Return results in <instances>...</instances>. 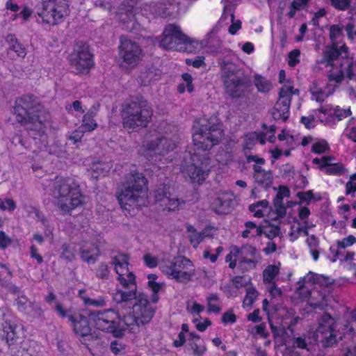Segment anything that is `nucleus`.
I'll return each instance as SVG.
<instances>
[{
  "instance_id": "13",
  "label": "nucleus",
  "mask_w": 356,
  "mask_h": 356,
  "mask_svg": "<svg viewBox=\"0 0 356 356\" xmlns=\"http://www.w3.org/2000/svg\"><path fill=\"white\" fill-rule=\"evenodd\" d=\"M137 4L136 0H125L115 11L117 19L129 31L138 29L139 24L143 22V17H147V7H151L146 6L138 12V8L136 7Z\"/></svg>"
},
{
  "instance_id": "35",
  "label": "nucleus",
  "mask_w": 356,
  "mask_h": 356,
  "mask_svg": "<svg viewBox=\"0 0 356 356\" xmlns=\"http://www.w3.org/2000/svg\"><path fill=\"white\" fill-rule=\"evenodd\" d=\"M325 120V117L323 113V108L315 110L308 116H303L301 118V122L308 129L314 128L318 122H323Z\"/></svg>"
},
{
  "instance_id": "5",
  "label": "nucleus",
  "mask_w": 356,
  "mask_h": 356,
  "mask_svg": "<svg viewBox=\"0 0 356 356\" xmlns=\"http://www.w3.org/2000/svg\"><path fill=\"white\" fill-rule=\"evenodd\" d=\"M342 35V27L340 25H332L330 29V36L332 44L327 46L323 51V63L327 66L343 67V60H346L347 67L346 73L349 79L352 80L355 75L353 72V63L348 60V47L342 42H337V40Z\"/></svg>"
},
{
  "instance_id": "61",
  "label": "nucleus",
  "mask_w": 356,
  "mask_h": 356,
  "mask_svg": "<svg viewBox=\"0 0 356 356\" xmlns=\"http://www.w3.org/2000/svg\"><path fill=\"white\" fill-rule=\"evenodd\" d=\"M76 248L72 244L65 245L63 247V257L67 260H72L75 255Z\"/></svg>"
},
{
  "instance_id": "11",
  "label": "nucleus",
  "mask_w": 356,
  "mask_h": 356,
  "mask_svg": "<svg viewBox=\"0 0 356 356\" xmlns=\"http://www.w3.org/2000/svg\"><path fill=\"white\" fill-rule=\"evenodd\" d=\"M176 147L177 143L175 141L155 132L146 136L139 151L142 155L152 161H156L157 156L165 157V161H172V152Z\"/></svg>"
},
{
  "instance_id": "43",
  "label": "nucleus",
  "mask_w": 356,
  "mask_h": 356,
  "mask_svg": "<svg viewBox=\"0 0 356 356\" xmlns=\"http://www.w3.org/2000/svg\"><path fill=\"white\" fill-rule=\"evenodd\" d=\"M323 113L325 116L334 115L339 120L348 117L351 113L350 107L341 108L339 106L332 108L331 106H326L323 108Z\"/></svg>"
},
{
  "instance_id": "44",
  "label": "nucleus",
  "mask_w": 356,
  "mask_h": 356,
  "mask_svg": "<svg viewBox=\"0 0 356 356\" xmlns=\"http://www.w3.org/2000/svg\"><path fill=\"white\" fill-rule=\"evenodd\" d=\"M259 293L254 286H248L245 289V295L243 300V307L250 309L257 299Z\"/></svg>"
},
{
  "instance_id": "39",
  "label": "nucleus",
  "mask_w": 356,
  "mask_h": 356,
  "mask_svg": "<svg viewBox=\"0 0 356 356\" xmlns=\"http://www.w3.org/2000/svg\"><path fill=\"white\" fill-rule=\"evenodd\" d=\"M257 142L261 145L265 144L266 141L263 134L257 132L248 133L243 138V146L244 149H250Z\"/></svg>"
},
{
  "instance_id": "40",
  "label": "nucleus",
  "mask_w": 356,
  "mask_h": 356,
  "mask_svg": "<svg viewBox=\"0 0 356 356\" xmlns=\"http://www.w3.org/2000/svg\"><path fill=\"white\" fill-rule=\"evenodd\" d=\"M290 191L285 186H280L274 200V204L277 210V216L281 217L285 213V208L282 205V200L284 197H289Z\"/></svg>"
},
{
  "instance_id": "25",
  "label": "nucleus",
  "mask_w": 356,
  "mask_h": 356,
  "mask_svg": "<svg viewBox=\"0 0 356 356\" xmlns=\"http://www.w3.org/2000/svg\"><path fill=\"white\" fill-rule=\"evenodd\" d=\"M27 212L30 217L35 218L41 222L42 225V228L44 229V236L40 233H35L33 236V239L38 244H42L44 242V238L51 240L53 238L54 228L50 225L49 221L45 218L44 215L39 210L33 207H29L27 208Z\"/></svg>"
},
{
  "instance_id": "7",
  "label": "nucleus",
  "mask_w": 356,
  "mask_h": 356,
  "mask_svg": "<svg viewBox=\"0 0 356 356\" xmlns=\"http://www.w3.org/2000/svg\"><path fill=\"white\" fill-rule=\"evenodd\" d=\"M334 319L327 314L322 316L318 329L314 333L313 337L303 335L294 339V347L300 349L309 350V346L316 343L319 338L325 346H332L339 340L342 339L341 334L335 332L334 328Z\"/></svg>"
},
{
  "instance_id": "37",
  "label": "nucleus",
  "mask_w": 356,
  "mask_h": 356,
  "mask_svg": "<svg viewBox=\"0 0 356 356\" xmlns=\"http://www.w3.org/2000/svg\"><path fill=\"white\" fill-rule=\"evenodd\" d=\"M313 225H309L305 222V225L302 226L298 221H294L289 227L288 236L291 241H296L302 234L308 235L307 229L313 227Z\"/></svg>"
},
{
  "instance_id": "1",
  "label": "nucleus",
  "mask_w": 356,
  "mask_h": 356,
  "mask_svg": "<svg viewBox=\"0 0 356 356\" xmlns=\"http://www.w3.org/2000/svg\"><path fill=\"white\" fill-rule=\"evenodd\" d=\"M128 260L126 254H120L113 259L112 264L118 275L120 287H117L111 294L114 302L131 308L132 316H126L112 309L90 315V320L95 327L111 332L116 337L123 336L127 330L132 332L140 324L149 323L154 313L146 296L137 291L135 275L129 270Z\"/></svg>"
},
{
  "instance_id": "41",
  "label": "nucleus",
  "mask_w": 356,
  "mask_h": 356,
  "mask_svg": "<svg viewBox=\"0 0 356 356\" xmlns=\"http://www.w3.org/2000/svg\"><path fill=\"white\" fill-rule=\"evenodd\" d=\"M147 277L148 288L153 293L151 300L153 302H156L159 299L157 293L162 289L163 284L157 282L158 276L155 274H149Z\"/></svg>"
},
{
  "instance_id": "31",
  "label": "nucleus",
  "mask_w": 356,
  "mask_h": 356,
  "mask_svg": "<svg viewBox=\"0 0 356 356\" xmlns=\"http://www.w3.org/2000/svg\"><path fill=\"white\" fill-rule=\"evenodd\" d=\"M232 195L228 192L220 193L211 203L212 208L219 214L229 212Z\"/></svg>"
},
{
  "instance_id": "4",
  "label": "nucleus",
  "mask_w": 356,
  "mask_h": 356,
  "mask_svg": "<svg viewBox=\"0 0 356 356\" xmlns=\"http://www.w3.org/2000/svg\"><path fill=\"white\" fill-rule=\"evenodd\" d=\"M121 207L134 213L140 207L148 204L147 179L136 170H131L126 176V181L118 195Z\"/></svg>"
},
{
  "instance_id": "18",
  "label": "nucleus",
  "mask_w": 356,
  "mask_h": 356,
  "mask_svg": "<svg viewBox=\"0 0 356 356\" xmlns=\"http://www.w3.org/2000/svg\"><path fill=\"white\" fill-rule=\"evenodd\" d=\"M334 68L335 67H332V70H330L328 74V83L324 89L316 82L312 83L309 90L312 100L317 102H323L335 91L338 86L342 82L345 74L344 68L339 67V70Z\"/></svg>"
},
{
  "instance_id": "49",
  "label": "nucleus",
  "mask_w": 356,
  "mask_h": 356,
  "mask_svg": "<svg viewBox=\"0 0 356 356\" xmlns=\"http://www.w3.org/2000/svg\"><path fill=\"white\" fill-rule=\"evenodd\" d=\"M245 230L242 233L243 238H252L259 236L262 233V229L252 222H247L245 224Z\"/></svg>"
},
{
  "instance_id": "26",
  "label": "nucleus",
  "mask_w": 356,
  "mask_h": 356,
  "mask_svg": "<svg viewBox=\"0 0 356 356\" xmlns=\"http://www.w3.org/2000/svg\"><path fill=\"white\" fill-rule=\"evenodd\" d=\"M100 254L96 238L90 237L82 241L80 245V257L88 264H95Z\"/></svg>"
},
{
  "instance_id": "57",
  "label": "nucleus",
  "mask_w": 356,
  "mask_h": 356,
  "mask_svg": "<svg viewBox=\"0 0 356 356\" xmlns=\"http://www.w3.org/2000/svg\"><path fill=\"white\" fill-rule=\"evenodd\" d=\"M329 149V145L326 140L316 139L313 142L312 151L316 154L325 153Z\"/></svg>"
},
{
  "instance_id": "56",
  "label": "nucleus",
  "mask_w": 356,
  "mask_h": 356,
  "mask_svg": "<svg viewBox=\"0 0 356 356\" xmlns=\"http://www.w3.org/2000/svg\"><path fill=\"white\" fill-rule=\"evenodd\" d=\"M251 279L243 276H236L232 280V287L238 289L242 287L251 286Z\"/></svg>"
},
{
  "instance_id": "20",
  "label": "nucleus",
  "mask_w": 356,
  "mask_h": 356,
  "mask_svg": "<svg viewBox=\"0 0 356 356\" xmlns=\"http://www.w3.org/2000/svg\"><path fill=\"white\" fill-rule=\"evenodd\" d=\"M226 93L232 98L244 95L246 88L245 79L241 70L232 65H229L222 76Z\"/></svg>"
},
{
  "instance_id": "38",
  "label": "nucleus",
  "mask_w": 356,
  "mask_h": 356,
  "mask_svg": "<svg viewBox=\"0 0 356 356\" xmlns=\"http://www.w3.org/2000/svg\"><path fill=\"white\" fill-rule=\"evenodd\" d=\"M254 178L257 183L267 188L271 185L272 175L270 172L261 169L260 166H254Z\"/></svg>"
},
{
  "instance_id": "59",
  "label": "nucleus",
  "mask_w": 356,
  "mask_h": 356,
  "mask_svg": "<svg viewBox=\"0 0 356 356\" xmlns=\"http://www.w3.org/2000/svg\"><path fill=\"white\" fill-rule=\"evenodd\" d=\"M336 243L337 248L345 249L356 243V237L353 235H348L341 240L337 241Z\"/></svg>"
},
{
  "instance_id": "64",
  "label": "nucleus",
  "mask_w": 356,
  "mask_h": 356,
  "mask_svg": "<svg viewBox=\"0 0 356 356\" xmlns=\"http://www.w3.org/2000/svg\"><path fill=\"white\" fill-rule=\"evenodd\" d=\"M300 51L298 49L291 51L288 57V64L290 67H294L300 62Z\"/></svg>"
},
{
  "instance_id": "63",
  "label": "nucleus",
  "mask_w": 356,
  "mask_h": 356,
  "mask_svg": "<svg viewBox=\"0 0 356 356\" xmlns=\"http://www.w3.org/2000/svg\"><path fill=\"white\" fill-rule=\"evenodd\" d=\"M16 207L15 202L10 198H0V209L4 211H12Z\"/></svg>"
},
{
  "instance_id": "60",
  "label": "nucleus",
  "mask_w": 356,
  "mask_h": 356,
  "mask_svg": "<svg viewBox=\"0 0 356 356\" xmlns=\"http://www.w3.org/2000/svg\"><path fill=\"white\" fill-rule=\"evenodd\" d=\"M345 134L353 141L356 142V119H352L348 122Z\"/></svg>"
},
{
  "instance_id": "6",
  "label": "nucleus",
  "mask_w": 356,
  "mask_h": 356,
  "mask_svg": "<svg viewBox=\"0 0 356 356\" xmlns=\"http://www.w3.org/2000/svg\"><path fill=\"white\" fill-rule=\"evenodd\" d=\"M332 284V279L310 272L298 282L297 293L313 308L323 307L325 294L320 292L319 289L327 288Z\"/></svg>"
},
{
  "instance_id": "45",
  "label": "nucleus",
  "mask_w": 356,
  "mask_h": 356,
  "mask_svg": "<svg viewBox=\"0 0 356 356\" xmlns=\"http://www.w3.org/2000/svg\"><path fill=\"white\" fill-rule=\"evenodd\" d=\"M280 264L268 266L263 272V280L264 283H274L277 275L280 272Z\"/></svg>"
},
{
  "instance_id": "19",
  "label": "nucleus",
  "mask_w": 356,
  "mask_h": 356,
  "mask_svg": "<svg viewBox=\"0 0 356 356\" xmlns=\"http://www.w3.org/2000/svg\"><path fill=\"white\" fill-rule=\"evenodd\" d=\"M119 56L122 60V66L127 69L136 67L143 56V49L135 41L122 36L119 46Z\"/></svg>"
},
{
  "instance_id": "42",
  "label": "nucleus",
  "mask_w": 356,
  "mask_h": 356,
  "mask_svg": "<svg viewBox=\"0 0 356 356\" xmlns=\"http://www.w3.org/2000/svg\"><path fill=\"white\" fill-rule=\"evenodd\" d=\"M207 313L218 314L221 311L222 306L219 298L216 294H211L207 297Z\"/></svg>"
},
{
  "instance_id": "53",
  "label": "nucleus",
  "mask_w": 356,
  "mask_h": 356,
  "mask_svg": "<svg viewBox=\"0 0 356 356\" xmlns=\"http://www.w3.org/2000/svg\"><path fill=\"white\" fill-rule=\"evenodd\" d=\"M230 1L231 0H222V2H223L224 7H225V11H224L223 15H225L227 14V13L228 12V10L230 13V19L232 21V24L229 27V33L234 35L237 32V31H238L241 29V23L239 20H236V21L234 20V16L233 13H231V9L229 10V6L225 4V3H227Z\"/></svg>"
},
{
  "instance_id": "2",
  "label": "nucleus",
  "mask_w": 356,
  "mask_h": 356,
  "mask_svg": "<svg viewBox=\"0 0 356 356\" xmlns=\"http://www.w3.org/2000/svg\"><path fill=\"white\" fill-rule=\"evenodd\" d=\"M216 118H200L194 122L192 130L194 152H186L180 170L183 175L195 184H202L208 177L213 165L205 152L211 149L222 138L221 126Z\"/></svg>"
},
{
  "instance_id": "33",
  "label": "nucleus",
  "mask_w": 356,
  "mask_h": 356,
  "mask_svg": "<svg viewBox=\"0 0 356 356\" xmlns=\"http://www.w3.org/2000/svg\"><path fill=\"white\" fill-rule=\"evenodd\" d=\"M6 42L8 44V54L10 58H24L26 55V48L20 44L13 35L6 37Z\"/></svg>"
},
{
  "instance_id": "8",
  "label": "nucleus",
  "mask_w": 356,
  "mask_h": 356,
  "mask_svg": "<svg viewBox=\"0 0 356 356\" xmlns=\"http://www.w3.org/2000/svg\"><path fill=\"white\" fill-rule=\"evenodd\" d=\"M160 45L166 49L195 53L203 48V42L185 35L179 26L167 25L161 36Z\"/></svg>"
},
{
  "instance_id": "51",
  "label": "nucleus",
  "mask_w": 356,
  "mask_h": 356,
  "mask_svg": "<svg viewBox=\"0 0 356 356\" xmlns=\"http://www.w3.org/2000/svg\"><path fill=\"white\" fill-rule=\"evenodd\" d=\"M204 309V306L194 298L189 299L186 302V310L193 316L199 315Z\"/></svg>"
},
{
  "instance_id": "54",
  "label": "nucleus",
  "mask_w": 356,
  "mask_h": 356,
  "mask_svg": "<svg viewBox=\"0 0 356 356\" xmlns=\"http://www.w3.org/2000/svg\"><path fill=\"white\" fill-rule=\"evenodd\" d=\"M97 124L93 119V115L91 112H88L84 115L83 122L81 124V129L84 131H91L97 127Z\"/></svg>"
},
{
  "instance_id": "30",
  "label": "nucleus",
  "mask_w": 356,
  "mask_h": 356,
  "mask_svg": "<svg viewBox=\"0 0 356 356\" xmlns=\"http://www.w3.org/2000/svg\"><path fill=\"white\" fill-rule=\"evenodd\" d=\"M334 328L337 334H341L342 338L346 334H356V308L352 310L342 323L334 321Z\"/></svg>"
},
{
  "instance_id": "22",
  "label": "nucleus",
  "mask_w": 356,
  "mask_h": 356,
  "mask_svg": "<svg viewBox=\"0 0 356 356\" xmlns=\"http://www.w3.org/2000/svg\"><path fill=\"white\" fill-rule=\"evenodd\" d=\"M169 186H162L155 192L156 202L163 209L175 211L181 208L184 202L178 199L175 195L170 193Z\"/></svg>"
},
{
  "instance_id": "36",
  "label": "nucleus",
  "mask_w": 356,
  "mask_h": 356,
  "mask_svg": "<svg viewBox=\"0 0 356 356\" xmlns=\"http://www.w3.org/2000/svg\"><path fill=\"white\" fill-rule=\"evenodd\" d=\"M112 168L113 164L110 161L94 162L90 168V171L92 177L98 178L99 177L106 176Z\"/></svg>"
},
{
  "instance_id": "34",
  "label": "nucleus",
  "mask_w": 356,
  "mask_h": 356,
  "mask_svg": "<svg viewBox=\"0 0 356 356\" xmlns=\"http://www.w3.org/2000/svg\"><path fill=\"white\" fill-rule=\"evenodd\" d=\"M17 304L19 310L25 311L29 315L37 316L41 314L40 305L29 302L27 298L24 296L19 297L17 300Z\"/></svg>"
},
{
  "instance_id": "10",
  "label": "nucleus",
  "mask_w": 356,
  "mask_h": 356,
  "mask_svg": "<svg viewBox=\"0 0 356 356\" xmlns=\"http://www.w3.org/2000/svg\"><path fill=\"white\" fill-rule=\"evenodd\" d=\"M152 113L150 106L143 98H133L123 108V126L127 130L145 127L149 124Z\"/></svg>"
},
{
  "instance_id": "12",
  "label": "nucleus",
  "mask_w": 356,
  "mask_h": 356,
  "mask_svg": "<svg viewBox=\"0 0 356 356\" xmlns=\"http://www.w3.org/2000/svg\"><path fill=\"white\" fill-rule=\"evenodd\" d=\"M160 269L168 279L179 282L190 281L195 273V267L191 260L184 257H175L172 261H162Z\"/></svg>"
},
{
  "instance_id": "52",
  "label": "nucleus",
  "mask_w": 356,
  "mask_h": 356,
  "mask_svg": "<svg viewBox=\"0 0 356 356\" xmlns=\"http://www.w3.org/2000/svg\"><path fill=\"white\" fill-rule=\"evenodd\" d=\"M254 84L260 92H268L272 88L271 83L266 78L259 75L254 76Z\"/></svg>"
},
{
  "instance_id": "29",
  "label": "nucleus",
  "mask_w": 356,
  "mask_h": 356,
  "mask_svg": "<svg viewBox=\"0 0 356 356\" xmlns=\"http://www.w3.org/2000/svg\"><path fill=\"white\" fill-rule=\"evenodd\" d=\"M69 316L72 323L73 330L75 334L80 337H88L91 329L88 319L80 312H76Z\"/></svg>"
},
{
  "instance_id": "17",
  "label": "nucleus",
  "mask_w": 356,
  "mask_h": 356,
  "mask_svg": "<svg viewBox=\"0 0 356 356\" xmlns=\"http://www.w3.org/2000/svg\"><path fill=\"white\" fill-rule=\"evenodd\" d=\"M262 309L267 314L274 336L282 337L286 332V328L289 327L292 323V319H289V316L293 314V311L275 307L269 308L267 299L263 300Z\"/></svg>"
},
{
  "instance_id": "15",
  "label": "nucleus",
  "mask_w": 356,
  "mask_h": 356,
  "mask_svg": "<svg viewBox=\"0 0 356 356\" xmlns=\"http://www.w3.org/2000/svg\"><path fill=\"white\" fill-rule=\"evenodd\" d=\"M259 260L258 252L252 246H245L241 250L236 246H232L225 258V262L230 268L238 267L241 270L254 268Z\"/></svg>"
},
{
  "instance_id": "9",
  "label": "nucleus",
  "mask_w": 356,
  "mask_h": 356,
  "mask_svg": "<svg viewBox=\"0 0 356 356\" xmlns=\"http://www.w3.org/2000/svg\"><path fill=\"white\" fill-rule=\"evenodd\" d=\"M51 184L55 188L52 195L63 212L68 213L83 204V198L79 186L72 179L59 178Z\"/></svg>"
},
{
  "instance_id": "55",
  "label": "nucleus",
  "mask_w": 356,
  "mask_h": 356,
  "mask_svg": "<svg viewBox=\"0 0 356 356\" xmlns=\"http://www.w3.org/2000/svg\"><path fill=\"white\" fill-rule=\"evenodd\" d=\"M183 83L179 84L178 87V91L180 93H183L185 91L191 92L193 90V86L192 85V76L188 73L182 74Z\"/></svg>"
},
{
  "instance_id": "46",
  "label": "nucleus",
  "mask_w": 356,
  "mask_h": 356,
  "mask_svg": "<svg viewBox=\"0 0 356 356\" xmlns=\"http://www.w3.org/2000/svg\"><path fill=\"white\" fill-rule=\"evenodd\" d=\"M306 243L309 249L313 259L316 261L319 257V240L314 235H307Z\"/></svg>"
},
{
  "instance_id": "16",
  "label": "nucleus",
  "mask_w": 356,
  "mask_h": 356,
  "mask_svg": "<svg viewBox=\"0 0 356 356\" xmlns=\"http://www.w3.org/2000/svg\"><path fill=\"white\" fill-rule=\"evenodd\" d=\"M36 12L42 23L54 26L63 21L68 13V5L65 0H42V8Z\"/></svg>"
},
{
  "instance_id": "24",
  "label": "nucleus",
  "mask_w": 356,
  "mask_h": 356,
  "mask_svg": "<svg viewBox=\"0 0 356 356\" xmlns=\"http://www.w3.org/2000/svg\"><path fill=\"white\" fill-rule=\"evenodd\" d=\"M3 332L10 346L20 343L25 336L24 326L14 321H6L3 325Z\"/></svg>"
},
{
  "instance_id": "50",
  "label": "nucleus",
  "mask_w": 356,
  "mask_h": 356,
  "mask_svg": "<svg viewBox=\"0 0 356 356\" xmlns=\"http://www.w3.org/2000/svg\"><path fill=\"white\" fill-rule=\"evenodd\" d=\"M233 159L232 150L231 147L226 149H221L216 155V160L221 165L229 164Z\"/></svg>"
},
{
  "instance_id": "47",
  "label": "nucleus",
  "mask_w": 356,
  "mask_h": 356,
  "mask_svg": "<svg viewBox=\"0 0 356 356\" xmlns=\"http://www.w3.org/2000/svg\"><path fill=\"white\" fill-rule=\"evenodd\" d=\"M84 290H80L79 291V296L83 300L84 304L88 306H92L95 307H102L106 306V300L103 296H99L95 299L87 298L85 295Z\"/></svg>"
},
{
  "instance_id": "3",
  "label": "nucleus",
  "mask_w": 356,
  "mask_h": 356,
  "mask_svg": "<svg viewBox=\"0 0 356 356\" xmlns=\"http://www.w3.org/2000/svg\"><path fill=\"white\" fill-rule=\"evenodd\" d=\"M13 114L19 123L31 131V134L35 140L37 136L39 137V142L35 141L38 157L46 158L49 154L64 157V145L55 140H47L45 134L50 127L49 114L42 105L31 97H21L15 101Z\"/></svg>"
},
{
  "instance_id": "28",
  "label": "nucleus",
  "mask_w": 356,
  "mask_h": 356,
  "mask_svg": "<svg viewBox=\"0 0 356 356\" xmlns=\"http://www.w3.org/2000/svg\"><path fill=\"white\" fill-rule=\"evenodd\" d=\"M333 161L332 157L323 156L314 159L312 163L328 175H341L343 172V166Z\"/></svg>"
},
{
  "instance_id": "23",
  "label": "nucleus",
  "mask_w": 356,
  "mask_h": 356,
  "mask_svg": "<svg viewBox=\"0 0 356 356\" xmlns=\"http://www.w3.org/2000/svg\"><path fill=\"white\" fill-rule=\"evenodd\" d=\"M70 60L72 66L79 73H88L93 65L92 57L87 47L74 50Z\"/></svg>"
},
{
  "instance_id": "48",
  "label": "nucleus",
  "mask_w": 356,
  "mask_h": 356,
  "mask_svg": "<svg viewBox=\"0 0 356 356\" xmlns=\"http://www.w3.org/2000/svg\"><path fill=\"white\" fill-rule=\"evenodd\" d=\"M186 234L190 240L191 244L195 248L199 245L204 238L202 232H198L192 225H187Z\"/></svg>"
},
{
  "instance_id": "62",
  "label": "nucleus",
  "mask_w": 356,
  "mask_h": 356,
  "mask_svg": "<svg viewBox=\"0 0 356 356\" xmlns=\"http://www.w3.org/2000/svg\"><path fill=\"white\" fill-rule=\"evenodd\" d=\"M346 194L354 197L356 194V174L350 177L346 186Z\"/></svg>"
},
{
  "instance_id": "21",
  "label": "nucleus",
  "mask_w": 356,
  "mask_h": 356,
  "mask_svg": "<svg viewBox=\"0 0 356 356\" xmlns=\"http://www.w3.org/2000/svg\"><path fill=\"white\" fill-rule=\"evenodd\" d=\"M279 144L275 148L270 149L272 162L279 159L282 156H289L291 150L299 144L298 135L293 131L284 129L277 135Z\"/></svg>"
},
{
  "instance_id": "27",
  "label": "nucleus",
  "mask_w": 356,
  "mask_h": 356,
  "mask_svg": "<svg viewBox=\"0 0 356 356\" xmlns=\"http://www.w3.org/2000/svg\"><path fill=\"white\" fill-rule=\"evenodd\" d=\"M207 350L205 342L200 336L195 332H191L185 345V351L192 356H203Z\"/></svg>"
},
{
  "instance_id": "58",
  "label": "nucleus",
  "mask_w": 356,
  "mask_h": 356,
  "mask_svg": "<svg viewBox=\"0 0 356 356\" xmlns=\"http://www.w3.org/2000/svg\"><path fill=\"white\" fill-rule=\"evenodd\" d=\"M193 323L195 324V328L202 332L211 325V321L208 318H195Z\"/></svg>"
},
{
  "instance_id": "32",
  "label": "nucleus",
  "mask_w": 356,
  "mask_h": 356,
  "mask_svg": "<svg viewBox=\"0 0 356 356\" xmlns=\"http://www.w3.org/2000/svg\"><path fill=\"white\" fill-rule=\"evenodd\" d=\"M249 209L253 213L254 217H267L269 219L274 218L273 213H271V207L269 206L268 202L265 200L252 204L250 205Z\"/></svg>"
},
{
  "instance_id": "14",
  "label": "nucleus",
  "mask_w": 356,
  "mask_h": 356,
  "mask_svg": "<svg viewBox=\"0 0 356 356\" xmlns=\"http://www.w3.org/2000/svg\"><path fill=\"white\" fill-rule=\"evenodd\" d=\"M279 82L284 83L280 91L279 99L276 102L273 112L275 120L285 121L289 118L291 97L298 95L299 90L295 89L293 81L286 79V72L282 70L279 72Z\"/></svg>"
}]
</instances>
